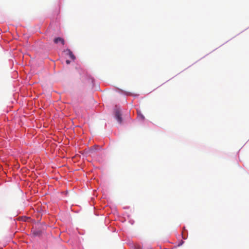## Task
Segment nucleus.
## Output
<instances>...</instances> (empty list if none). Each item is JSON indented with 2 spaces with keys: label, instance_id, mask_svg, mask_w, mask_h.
I'll list each match as a JSON object with an SVG mask.
<instances>
[{
  "label": "nucleus",
  "instance_id": "39448f33",
  "mask_svg": "<svg viewBox=\"0 0 249 249\" xmlns=\"http://www.w3.org/2000/svg\"><path fill=\"white\" fill-rule=\"evenodd\" d=\"M70 62H70V60H66V63H67V64H69L70 63Z\"/></svg>",
  "mask_w": 249,
  "mask_h": 249
},
{
  "label": "nucleus",
  "instance_id": "f257e3e1",
  "mask_svg": "<svg viewBox=\"0 0 249 249\" xmlns=\"http://www.w3.org/2000/svg\"><path fill=\"white\" fill-rule=\"evenodd\" d=\"M115 116L118 123L121 124L122 123L123 120L122 118V114L119 109H115Z\"/></svg>",
  "mask_w": 249,
  "mask_h": 249
},
{
  "label": "nucleus",
  "instance_id": "20e7f679",
  "mask_svg": "<svg viewBox=\"0 0 249 249\" xmlns=\"http://www.w3.org/2000/svg\"><path fill=\"white\" fill-rule=\"evenodd\" d=\"M138 116L139 119L143 120L144 119V116L142 114V113L140 111H137Z\"/></svg>",
  "mask_w": 249,
  "mask_h": 249
},
{
  "label": "nucleus",
  "instance_id": "f03ea898",
  "mask_svg": "<svg viewBox=\"0 0 249 249\" xmlns=\"http://www.w3.org/2000/svg\"><path fill=\"white\" fill-rule=\"evenodd\" d=\"M65 52L66 53V54L68 55L72 60H75V56L74 55L70 49H66L65 51Z\"/></svg>",
  "mask_w": 249,
  "mask_h": 249
},
{
  "label": "nucleus",
  "instance_id": "7ed1b4c3",
  "mask_svg": "<svg viewBox=\"0 0 249 249\" xmlns=\"http://www.w3.org/2000/svg\"><path fill=\"white\" fill-rule=\"evenodd\" d=\"M54 42L56 44H57L59 42H60L62 45H64L65 40L63 38L58 37L54 39Z\"/></svg>",
  "mask_w": 249,
  "mask_h": 249
},
{
  "label": "nucleus",
  "instance_id": "423d86ee",
  "mask_svg": "<svg viewBox=\"0 0 249 249\" xmlns=\"http://www.w3.org/2000/svg\"><path fill=\"white\" fill-rule=\"evenodd\" d=\"M135 249H142L140 246L136 247Z\"/></svg>",
  "mask_w": 249,
  "mask_h": 249
}]
</instances>
